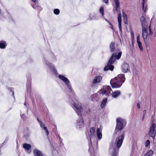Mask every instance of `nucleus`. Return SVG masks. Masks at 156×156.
<instances>
[{"mask_svg": "<svg viewBox=\"0 0 156 156\" xmlns=\"http://www.w3.org/2000/svg\"><path fill=\"white\" fill-rule=\"evenodd\" d=\"M124 136L125 134L123 133L116 138L114 147L112 146V144L110 145L109 151L111 156H117L119 149L122 145Z\"/></svg>", "mask_w": 156, "mask_h": 156, "instance_id": "nucleus-1", "label": "nucleus"}, {"mask_svg": "<svg viewBox=\"0 0 156 156\" xmlns=\"http://www.w3.org/2000/svg\"><path fill=\"white\" fill-rule=\"evenodd\" d=\"M125 80L124 75H119L111 80L110 83L112 88H119L121 86Z\"/></svg>", "mask_w": 156, "mask_h": 156, "instance_id": "nucleus-2", "label": "nucleus"}, {"mask_svg": "<svg viewBox=\"0 0 156 156\" xmlns=\"http://www.w3.org/2000/svg\"><path fill=\"white\" fill-rule=\"evenodd\" d=\"M122 53L121 52L119 53L117 55V54L116 53H113L109 60L107 65L104 68V70L105 71H107L109 69L111 70H112L114 68V66L111 65V64L113 63L115 60L116 58L117 59H119Z\"/></svg>", "mask_w": 156, "mask_h": 156, "instance_id": "nucleus-3", "label": "nucleus"}, {"mask_svg": "<svg viewBox=\"0 0 156 156\" xmlns=\"http://www.w3.org/2000/svg\"><path fill=\"white\" fill-rule=\"evenodd\" d=\"M125 120L120 118H118L116 119V126L115 130H121L126 125Z\"/></svg>", "mask_w": 156, "mask_h": 156, "instance_id": "nucleus-4", "label": "nucleus"}, {"mask_svg": "<svg viewBox=\"0 0 156 156\" xmlns=\"http://www.w3.org/2000/svg\"><path fill=\"white\" fill-rule=\"evenodd\" d=\"M140 20L142 27V34H143L144 32L147 33V24L145 18L144 16H142L140 17Z\"/></svg>", "mask_w": 156, "mask_h": 156, "instance_id": "nucleus-5", "label": "nucleus"}, {"mask_svg": "<svg viewBox=\"0 0 156 156\" xmlns=\"http://www.w3.org/2000/svg\"><path fill=\"white\" fill-rule=\"evenodd\" d=\"M150 130L148 132V134L151 137L154 138L156 134V125L153 123H152L151 125L150 126Z\"/></svg>", "mask_w": 156, "mask_h": 156, "instance_id": "nucleus-6", "label": "nucleus"}, {"mask_svg": "<svg viewBox=\"0 0 156 156\" xmlns=\"http://www.w3.org/2000/svg\"><path fill=\"white\" fill-rule=\"evenodd\" d=\"M112 90L109 86H104L102 91V94L105 95H108L110 94Z\"/></svg>", "mask_w": 156, "mask_h": 156, "instance_id": "nucleus-7", "label": "nucleus"}, {"mask_svg": "<svg viewBox=\"0 0 156 156\" xmlns=\"http://www.w3.org/2000/svg\"><path fill=\"white\" fill-rule=\"evenodd\" d=\"M58 77L60 79L62 80L63 82L65 83V84L67 85L68 87L70 89H71V86L69 83V82L68 79L65 76L62 75H59Z\"/></svg>", "mask_w": 156, "mask_h": 156, "instance_id": "nucleus-8", "label": "nucleus"}, {"mask_svg": "<svg viewBox=\"0 0 156 156\" xmlns=\"http://www.w3.org/2000/svg\"><path fill=\"white\" fill-rule=\"evenodd\" d=\"M73 105L74 107L76 108L77 110L76 112L77 114L78 115L80 114L82 111V108L81 107V104L80 103H78L77 104L75 103L73 104Z\"/></svg>", "mask_w": 156, "mask_h": 156, "instance_id": "nucleus-9", "label": "nucleus"}, {"mask_svg": "<svg viewBox=\"0 0 156 156\" xmlns=\"http://www.w3.org/2000/svg\"><path fill=\"white\" fill-rule=\"evenodd\" d=\"M102 127L101 126H100L99 128H97L96 130L97 136L99 140H100L102 137Z\"/></svg>", "mask_w": 156, "mask_h": 156, "instance_id": "nucleus-10", "label": "nucleus"}, {"mask_svg": "<svg viewBox=\"0 0 156 156\" xmlns=\"http://www.w3.org/2000/svg\"><path fill=\"white\" fill-rule=\"evenodd\" d=\"M143 37L145 45L147 48L149 46V43L147 39V37L148 35L147 33L144 32L143 34H142Z\"/></svg>", "mask_w": 156, "mask_h": 156, "instance_id": "nucleus-11", "label": "nucleus"}, {"mask_svg": "<svg viewBox=\"0 0 156 156\" xmlns=\"http://www.w3.org/2000/svg\"><path fill=\"white\" fill-rule=\"evenodd\" d=\"M94 137H95V128L92 127L90 129V138L91 139Z\"/></svg>", "mask_w": 156, "mask_h": 156, "instance_id": "nucleus-12", "label": "nucleus"}, {"mask_svg": "<svg viewBox=\"0 0 156 156\" xmlns=\"http://www.w3.org/2000/svg\"><path fill=\"white\" fill-rule=\"evenodd\" d=\"M129 68V66L128 64L124 63L122 66V71L124 73L127 72Z\"/></svg>", "mask_w": 156, "mask_h": 156, "instance_id": "nucleus-13", "label": "nucleus"}, {"mask_svg": "<svg viewBox=\"0 0 156 156\" xmlns=\"http://www.w3.org/2000/svg\"><path fill=\"white\" fill-rule=\"evenodd\" d=\"M102 79V77L100 76H96L93 81V83H96L100 82Z\"/></svg>", "mask_w": 156, "mask_h": 156, "instance_id": "nucleus-14", "label": "nucleus"}, {"mask_svg": "<svg viewBox=\"0 0 156 156\" xmlns=\"http://www.w3.org/2000/svg\"><path fill=\"white\" fill-rule=\"evenodd\" d=\"M37 121L39 123L41 127L43 128L44 129L46 132V134L48 135V132L47 129V128L45 127V125L42 122L40 121L38 118H37Z\"/></svg>", "mask_w": 156, "mask_h": 156, "instance_id": "nucleus-15", "label": "nucleus"}, {"mask_svg": "<svg viewBox=\"0 0 156 156\" xmlns=\"http://www.w3.org/2000/svg\"><path fill=\"white\" fill-rule=\"evenodd\" d=\"M118 22L119 26L120 31H122L121 27V15L120 13L118 14Z\"/></svg>", "mask_w": 156, "mask_h": 156, "instance_id": "nucleus-16", "label": "nucleus"}, {"mask_svg": "<svg viewBox=\"0 0 156 156\" xmlns=\"http://www.w3.org/2000/svg\"><path fill=\"white\" fill-rule=\"evenodd\" d=\"M137 42L138 44V46L140 51H142L143 50V48L142 46L141 43L140 41V35H138L137 37Z\"/></svg>", "mask_w": 156, "mask_h": 156, "instance_id": "nucleus-17", "label": "nucleus"}, {"mask_svg": "<svg viewBox=\"0 0 156 156\" xmlns=\"http://www.w3.org/2000/svg\"><path fill=\"white\" fill-rule=\"evenodd\" d=\"M34 153L35 156H43L42 153L37 150H34Z\"/></svg>", "mask_w": 156, "mask_h": 156, "instance_id": "nucleus-18", "label": "nucleus"}, {"mask_svg": "<svg viewBox=\"0 0 156 156\" xmlns=\"http://www.w3.org/2000/svg\"><path fill=\"white\" fill-rule=\"evenodd\" d=\"M77 124L80 127V126H83V119H80L78 120L77 122Z\"/></svg>", "mask_w": 156, "mask_h": 156, "instance_id": "nucleus-19", "label": "nucleus"}, {"mask_svg": "<svg viewBox=\"0 0 156 156\" xmlns=\"http://www.w3.org/2000/svg\"><path fill=\"white\" fill-rule=\"evenodd\" d=\"M120 94V91H116L114 92L112 94V97L114 98L117 97Z\"/></svg>", "mask_w": 156, "mask_h": 156, "instance_id": "nucleus-20", "label": "nucleus"}, {"mask_svg": "<svg viewBox=\"0 0 156 156\" xmlns=\"http://www.w3.org/2000/svg\"><path fill=\"white\" fill-rule=\"evenodd\" d=\"M6 45V42L4 41H1L0 42V48H5Z\"/></svg>", "mask_w": 156, "mask_h": 156, "instance_id": "nucleus-21", "label": "nucleus"}, {"mask_svg": "<svg viewBox=\"0 0 156 156\" xmlns=\"http://www.w3.org/2000/svg\"><path fill=\"white\" fill-rule=\"evenodd\" d=\"M107 99L105 98L101 102V106L102 108L104 107L105 104H106L107 101Z\"/></svg>", "mask_w": 156, "mask_h": 156, "instance_id": "nucleus-22", "label": "nucleus"}, {"mask_svg": "<svg viewBox=\"0 0 156 156\" xmlns=\"http://www.w3.org/2000/svg\"><path fill=\"white\" fill-rule=\"evenodd\" d=\"M31 146L30 144L26 143L24 144L23 145V148L25 149L29 150L31 148Z\"/></svg>", "mask_w": 156, "mask_h": 156, "instance_id": "nucleus-23", "label": "nucleus"}, {"mask_svg": "<svg viewBox=\"0 0 156 156\" xmlns=\"http://www.w3.org/2000/svg\"><path fill=\"white\" fill-rule=\"evenodd\" d=\"M114 2L115 4V10L118 11V8L119 6V0H114Z\"/></svg>", "mask_w": 156, "mask_h": 156, "instance_id": "nucleus-24", "label": "nucleus"}, {"mask_svg": "<svg viewBox=\"0 0 156 156\" xmlns=\"http://www.w3.org/2000/svg\"><path fill=\"white\" fill-rule=\"evenodd\" d=\"M153 153L154 152L152 150H149L145 154L144 156H152Z\"/></svg>", "mask_w": 156, "mask_h": 156, "instance_id": "nucleus-25", "label": "nucleus"}, {"mask_svg": "<svg viewBox=\"0 0 156 156\" xmlns=\"http://www.w3.org/2000/svg\"><path fill=\"white\" fill-rule=\"evenodd\" d=\"M110 47L111 51H113L115 49L114 43L112 42H111L110 45Z\"/></svg>", "mask_w": 156, "mask_h": 156, "instance_id": "nucleus-26", "label": "nucleus"}, {"mask_svg": "<svg viewBox=\"0 0 156 156\" xmlns=\"http://www.w3.org/2000/svg\"><path fill=\"white\" fill-rule=\"evenodd\" d=\"M144 0H142V8L143 9L144 12L145 11L146 9V5H144Z\"/></svg>", "mask_w": 156, "mask_h": 156, "instance_id": "nucleus-27", "label": "nucleus"}, {"mask_svg": "<svg viewBox=\"0 0 156 156\" xmlns=\"http://www.w3.org/2000/svg\"><path fill=\"white\" fill-rule=\"evenodd\" d=\"M96 95L95 94H93L91 96V100L93 101H96Z\"/></svg>", "mask_w": 156, "mask_h": 156, "instance_id": "nucleus-28", "label": "nucleus"}, {"mask_svg": "<svg viewBox=\"0 0 156 156\" xmlns=\"http://www.w3.org/2000/svg\"><path fill=\"white\" fill-rule=\"evenodd\" d=\"M100 12L102 14V16L103 17L104 16V8L103 7H101L100 9Z\"/></svg>", "mask_w": 156, "mask_h": 156, "instance_id": "nucleus-29", "label": "nucleus"}, {"mask_svg": "<svg viewBox=\"0 0 156 156\" xmlns=\"http://www.w3.org/2000/svg\"><path fill=\"white\" fill-rule=\"evenodd\" d=\"M150 144V141L149 140H147L145 142V147H147L149 146Z\"/></svg>", "mask_w": 156, "mask_h": 156, "instance_id": "nucleus-30", "label": "nucleus"}, {"mask_svg": "<svg viewBox=\"0 0 156 156\" xmlns=\"http://www.w3.org/2000/svg\"><path fill=\"white\" fill-rule=\"evenodd\" d=\"M122 17L126 20L127 18V15L126 13L123 11H122Z\"/></svg>", "mask_w": 156, "mask_h": 156, "instance_id": "nucleus-31", "label": "nucleus"}, {"mask_svg": "<svg viewBox=\"0 0 156 156\" xmlns=\"http://www.w3.org/2000/svg\"><path fill=\"white\" fill-rule=\"evenodd\" d=\"M54 12L55 14L58 15L59 13V10L58 9H55L54 10Z\"/></svg>", "mask_w": 156, "mask_h": 156, "instance_id": "nucleus-32", "label": "nucleus"}, {"mask_svg": "<svg viewBox=\"0 0 156 156\" xmlns=\"http://www.w3.org/2000/svg\"><path fill=\"white\" fill-rule=\"evenodd\" d=\"M151 25H150L149 27V33L148 34L149 36H151L152 34V33L151 31Z\"/></svg>", "mask_w": 156, "mask_h": 156, "instance_id": "nucleus-33", "label": "nucleus"}, {"mask_svg": "<svg viewBox=\"0 0 156 156\" xmlns=\"http://www.w3.org/2000/svg\"><path fill=\"white\" fill-rule=\"evenodd\" d=\"M52 69L53 70V71H54L55 72V74H56L57 73V71L56 70V69H55L53 67L52 68Z\"/></svg>", "mask_w": 156, "mask_h": 156, "instance_id": "nucleus-34", "label": "nucleus"}, {"mask_svg": "<svg viewBox=\"0 0 156 156\" xmlns=\"http://www.w3.org/2000/svg\"><path fill=\"white\" fill-rule=\"evenodd\" d=\"M108 23L111 26V29H112L113 30H114L112 24L109 22H108Z\"/></svg>", "mask_w": 156, "mask_h": 156, "instance_id": "nucleus-35", "label": "nucleus"}, {"mask_svg": "<svg viewBox=\"0 0 156 156\" xmlns=\"http://www.w3.org/2000/svg\"><path fill=\"white\" fill-rule=\"evenodd\" d=\"M103 1L105 3L107 4L108 3V0H103Z\"/></svg>", "mask_w": 156, "mask_h": 156, "instance_id": "nucleus-36", "label": "nucleus"}, {"mask_svg": "<svg viewBox=\"0 0 156 156\" xmlns=\"http://www.w3.org/2000/svg\"><path fill=\"white\" fill-rule=\"evenodd\" d=\"M137 106L138 108H140V105L139 103H137Z\"/></svg>", "mask_w": 156, "mask_h": 156, "instance_id": "nucleus-37", "label": "nucleus"}, {"mask_svg": "<svg viewBox=\"0 0 156 156\" xmlns=\"http://www.w3.org/2000/svg\"><path fill=\"white\" fill-rule=\"evenodd\" d=\"M144 112V115H144L146 113V110H144V112Z\"/></svg>", "mask_w": 156, "mask_h": 156, "instance_id": "nucleus-38", "label": "nucleus"}, {"mask_svg": "<svg viewBox=\"0 0 156 156\" xmlns=\"http://www.w3.org/2000/svg\"><path fill=\"white\" fill-rule=\"evenodd\" d=\"M144 119V115H143V116L142 118V120H143Z\"/></svg>", "mask_w": 156, "mask_h": 156, "instance_id": "nucleus-39", "label": "nucleus"}, {"mask_svg": "<svg viewBox=\"0 0 156 156\" xmlns=\"http://www.w3.org/2000/svg\"><path fill=\"white\" fill-rule=\"evenodd\" d=\"M32 1L34 2H36V0H32Z\"/></svg>", "mask_w": 156, "mask_h": 156, "instance_id": "nucleus-40", "label": "nucleus"}, {"mask_svg": "<svg viewBox=\"0 0 156 156\" xmlns=\"http://www.w3.org/2000/svg\"><path fill=\"white\" fill-rule=\"evenodd\" d=\"M105 20L107 21L108 22H109L107 19H105Z\"/></svg>", "mask_w": 156, "mask_h": 156, "instance_id": "nucleus-41", "label": "nucleus"}, {"mask_svg": "<svg viewBox=\"0 0 156 156\" xmlns=\"http://www.w3.org/2000/svg\"><path fill=\"white\" fill-rule=\"evenodd\" d=\"M49 64H50V65H49V66H51V64L50 63H49Z\"/></svg>", "mask_w": 156, "mask_h": 156, "instance_id": "nucleus-42", "label": "nucleus"}, {"mask_svg": "<svg viewBox=\"0 0 156 156\" xmlns=\"http://www.w3.org/2000/svg\"><path fill=\"white\" fill-rule=\"evenodd\" d=\"M24 105H26V103H24Z\"/></svg>", "mask_w": 156, "mask_h": 156, "instance_id": "nucleus-43", "label": "nucleus"}]
</instances>
